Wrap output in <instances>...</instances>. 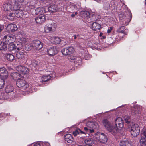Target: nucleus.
Masks as SVG:
<instances>
[{"label":"nucleus","mask_w":146,"mask_h":146,"mask_svg":"<svg viewBox=\"0 0 146 146\" xmlns=\"http://www.w3.org/2000/svg\"><path fill=\"white\" fill-rule=\"evenodd\" d=\"M16 69L19 73L22 74H27L29 72L28 68L22 66L20 65L17 66Z\"/></svg>","instance_id":"13"},{"label":"nucleus","mask_w":146,"mask_h":146,"mask_svg":"<svg viewBox=\"0 0 146 146\" xmlns=\"http://www.w3.org/2000/svg\"><path fill=\"white\" fill-rule=\"evenodd\" d=\"M78 13L77 11L75 12V13L74 14H72L71 15V16L72 17H74L75 15H77Z\"/></svg>","instance_id":"53"},{"label":"nucleus","mask_w":146,"mask_h":146,"mask_svg":"<svg viewBox=\"0 0 146 146\" xmlns=\"http://www.w3.org/2000/svg\"><path fill=\"white\" fill-rule=\"evenodd\" d=\"M84 143L86 145H92L94 144V142L92 139H86L84 141Z\"/></svg>","instance_id":"32"},{"label":"nucleus","mask_w":146,"mask_h":146,"mask_svg":"<svg viewBox=\"0 0 146 146\" xmlns=\"http://www.w3.org/2000/svg\"><path fill=\"white\" fill-rule=\"evenodd\" d=\"M88 13L87 11H82L81 12V15L82 14H87V13Z\"/></svg>","instance_id":"55"},{"label":"nucleus","mask_w":146,"mask_h":146,"mask_svg":"<svg viewBox=\"0 0 146 146\" xmlns=\"http://www.w3.org/2000/svg\"><path fill=\"white\" fill-rule=\"evenodd\" d=\"M5 56L7 59L10 61H12L14 59V56L11 54H7Z\"/></svg>","instance_id":"36"},{"label":"nucleus","mask_w":146,"mask_h":146,"mask_svg":"<svg viewBox=\"0 0 146 146\" xmlns=\"http://www.w3.org/2000/svg\"><path fill=\"white\" fill-rule=\"evenodd\" d=\"M140 133V129L138 125L134 124L131 127V135L134 137H136L139 135Z\"/></svg>","instance_id":"6"},{"label":"nucleus","mask_w":146,"mask_h":146,"mask_svg":"<svg viewBox=\"0 0 146 146\" xmlns=\"http://www.w3.org/2000/svg\"><path fill=\"white\" fill-rule=\"evenodd\" d=\"M63 8V7L62 6L52 5L48 7V10L50 12H54L58 11H62Z\"/></svg>","instance_id":"8"},{"label":"nucleus","mask_w":146,"mask_h":146,"mask_svg":"<svg viewBox=\"0 0 146 146\" xmlns=\"http://www.w3.org/2000/svg\"><path fill=\"white\" fill-rule=\"evenodd\" d=\"M145 4L146 5V0H145Z\"/></svg>","instance_id":"56"},{"label":"nucleus","mask_w":146,"mask_h":146,"mask_svg":"<svg viewBox=\"0 0 146 146\" xmlns=\"http://www.w3.org/2000/svg\"><path fill=\"white\" fill-rule=\"evenodd\" d=\"M125 27L124 26H121L118 28L117 30V32L118 33H124L125 34H127L125 32Z\"/></svg>","instance_id":"35"},{"label":"nucleus","mask_w":146,"mask_h":146,"mask_svg":"<svg viewBox=\"0 0 146 146\" xmlns=\"http://www.w3.org/2000/svg\"><path fill=\"white\" fill-rule=\"evenodd\" d=\"M4 26L3 25H0V32H1L2 30L3 29Z\"/></svg>","instance_id":"49"},{"label":"nucleus","mask_w":146,"mask_h":146,"mask_svg":"<svg viewBox=\"0 0 146 146\" xmlns=\"http://www.w3.org/2000/svg\"><path fill=\"white\" fill-rule=\"evenodd\" d=\"M3 40L7 44L11 43H13L15 41V38L13 35H7L4 36Z\"/></svg>","instance_id":"9"},{"label":"nucleus","mask_w":146,"mask_h":146,"mask_svg":"<svg viewBox=\"0 0 146 146\" xmlns=\"http://www.w3.org/2000/svg\"><path fill=\"white\" fill-rule=\"evenodd\" d=\"M11 76L12 79L15 80H17L21 78V75L19 73L17 72L11 73Z\"/></svg>","instance_id":"23"},{"label":"nucleus","mask_w":146,"mask_h":146,"mask_svg":"<svg viewBox=\"0 0 146 146\" xmlns=\"http://www.w3.org/2000/svg\"><path fill=\"white\" fill-rule=\"evenodd\" d=\"M139 142L141 146H145L146 144V138L142 135L141 136Z\"/></svg>","instance_id":"28"},{"label":"nucleus","mask_w":146,"mask_h":146,"mask_svg":"<svg viewBox=\"0 0 146 146\" xmlns=\"http://www.w3.org/2000/svg\"><path fill=\"white\" fill-rule=\"evenodd\" d=\"M101 34H102V33H100V35H101Z\"/></svg>","instance_id":"60"},{"label":"nucleus","mask_w":146,"mask_h":146,"mask_svg":"<svg viewBox=\"0 0 146 146\" xmlns=\"http://www.w3.org/2000/svg\"><path fill=\"white\" fill-rule=\"evenodd\" d=\"M65 140L68 143H71L74 141V139L72 135L70 134H66L64 137Z\"/></svg>","instance_id":"21"},{"label":"nucleus","mask_w":146,"mask_h":146,"mask_svg":"<svg viewBox=\"0 0 146 146\" xmlns=\"http://www.w3.org/2000/svg\"><path fill=\"white\" fill-rule=\"evenodd\" d=\"M33 146H40V145L39 143H35Z\"/></svg>","instance_id":"54"},{"label":"nucleus","mask_w":146,"mask_h":146,"mask_svg":"<svg viewBox=\"0 0 146 146\" xmlns=\"http://www.w3.org/2000/svg\"><path fill=\"white\" fill-rule=\"evenodd\" d=\"M19 41L23 45L25 44L26 42V40L25 38H22L20 39Z\"/></svg>","instance_id":"46"},{"label":"nucleus","mask_w":146,"mask_h":146,"mask_svg":"<svg viewBox=\"0 0 146 146\" xmlns=\"http://www.w3.org/2000/svg\"><path fill=\"white\" fill-rule=\"evenodd\" d=\"M16 56L17 58L19 60H23L25 59V54L22 51H18L17 53Z\"/></svg>","instance_id":"25"},{"label":"nucleus","mask_w":146,"mask_h":146,"mask_svg":"<svg viewBox=\"0 0 146 146\" xmlns=\"http://www.w3.org/2000/svg\"><path fill=\"white\" fill-rule=\"evenodd\" d=\"M24 0H19L18 3L16 4L15 8L16 9H15L14 11H15V16L17 17H21L23 16L24 15L25 16L26 15H27V12L24 11L23 12L22 9H21L20 3L24 2Z\"/></svg>","instance_id":"3"},{"label":"nucleus","mask_w":146,"mask_h":146,"mask_svg":"<svg viewBox=\"0 0 146 146\" xmlns=\"http://www.w3.org/2000/svg\"><path fill=\"white\" fill-rule=\"evenodd\" d=\"M14 44H16V46H17V47H19V48H17L18 50H19L20 48H21L23 46L22 43H20L19 41L16 42Z\"/></svg>","instance_id":"43"},{"label":"nucleus","mask_w":146,"mask_h":146,"mask_svg":"<svg viewBox=\"0 0 146 146\" xmlns=\"http://www.w3.org/2000/svg\"><path fill=\"white\" fill-rule=\"evenodd\" d=\"M115 125L114 126H115L118 129H121L123 127V121L122 118L120 117H118L115 120Z\"/></svg>","instance_id":"14"},{"label":"nucleus","mask_w":146,"mask_h":146,"mask_svg":"<svg viewBox=\"0 0 146 146\" xmlns=\"http://www.w3.org/2000/svg\"><path fill=\"white\" fill-rule=\"evenodd\" d=\"M63 0H56V3H61L62 4V3H63Z\"/></svg>","instance_id":"48"},{"label":"nucleus","mask_w":146,"mask_h":146,"mask_svg":"<svg viewBox=\"0 0 146 146\" xmlns=\"http://www.w3.org/2000/svg\"><path fill=\"white\" fill-rule=\"evenodd\" d=\"M56 24L54 23L46 25L44 27V31L46 33H49L55 30Z\"/></svg>","instance_id":"10"},{"label":"nucleus","mask_w":146,"mask_h":146,"mask_svg":"<svg viewBox=\"0 0 146 146\" xmlns=\"http://www.w3.org/2000/svg\"><path fill=\"white\" fill-rule=\"evenodd\" d=\"M32 47V45L29 44H26L25 46V49L27 51L31 50Z\"/></svg>","instance_id":"38"},{"label":"nucleus","mask_w":146,"mask_h":146,"mask_svg":"<svg viewBox=\"0 0 146 146\" xmlns=\"http://www.w3.org/2000/svg\"><path fill=\"white\" fill-rule=\"evenodd\" d=\"M43 145L44 146H49L50 145L49 143L46 142L43 143Z\"/></svg>","instance_id":"50"},{"label":"nucleus","mask_w":146,"mask_h":146,"mask_svg":"<svg viewBox=\"0 0 146 146\" xmlns=\"http://www.w3.org/2000/svg\"><path fill=\"white\" fill-rule=\"evenodd\" d=\"M124 120L127 123H129L131 121L130 117L129 116H125L124 117Z\"/></svg>","instance_id":"44"},{"label":"nucleus","mask_w":146,"mask_h":146,"mask_svg":"<svg viewBox=\"0 0 146 146\" xmlns=\"http://www.w3.org/2000/svg\"><path fill=\"white\" fill-rule=\"evenodd\" d=\"M5 79L2 78H0V89H2L4 87L5 84Z\"/></svg>","instance_id":"40"},{"label":"nucleus","mask_w":146,"mask_h":146,"mask_svg":"<svg viewBox=\"0 0 146 146\" xmlns=\"http://www.w3.org/2000/svg\"><path fill=\"white\" fill-rule=\"evenodd\" d=\"M8 76V73L7 70L4 67L0 68V76L1 78L6 79Z\"/></svg>","instance_id":"15"},{"label":"nucleus","mask_w":146,"mask_h":146,"mask_svg":"<svg viewBox=\"0 0 146 146\" xmlns=\"http://www.w3.org/2000/svg\"><path fill=\"white\" fill-rule=\"evenodd\" d=\"M7 29L9 31L13 32L17 30V28L16 25L10 24L7 25Z\"/></svg>","instance_id":"19"},{"label":"nucleus","mask_w":146,"mask_h":146,"mask_svg":"<svg viewBox=\"0 0 146 146\" xmlns=\"http://www.w3.org/2000/svg\"><path fill=\"white\" fill-rule=\"evenodd\" d=\"M101 27L100 25L96 22L93 23L92 25V29L94 30L99 29Z\"/></svg>","instance_id":"30"},{"label":"nucleus","mask_w":146,"mask_h":146,"mask_svg":"<svg viewBox=\"0 0 146 146\" xmlns=\"http://www.w3.org/2000/svg\"><path fill=\"white\" fill-rule=\"evenodd\" d=\"M50 39L53 40V43L55 44L60 43L61 41V39L59 38L56 37L53 38H51Z\"/></svg>","instance_id":"33"},{"label":"nucleus","mask_w":146,"mask_h":146,"mask_svg":"<svg viewBox=\"0 0 146 146\" xmlns=\"http://www.w3.org/2000/svg\"><path fill=\"white\" fill-rule=\"evenodd\" d=\"M16 84L18 87L24 90L28 88L29 87V85L26 81L21 78L17 80Z\"/></svg>","instance_id":"7"},{"label":"nucleus","mask_w":146,"mask_h":146,"mask_svg":"<svg viewBox=\"0 0 146 146\" xmlns=\"http://www.w3.org/2000/svg\"><path fill=\"white\" fill-rule=\"evenodd\" d=\"M141 135L145 136L146 138V128H144L141 131Z\"/></svg>","instance_id":"45"},{"label":"nucleus","mask_w":146,"mask_h":146,"mask_svg":"<svg viewBox=\"0 0 146 146\" xmlns=\"http://www.w3.org/2000/svg\"><path fill=\"white\" fill-rule=\"evenodd\" d=\"M35 20L37 24H41L45 21V18L44 15H42L36 18Z\"/></svg>","instance_id":"20"},{"label":"nucleus","mask_w":146,"mask_h":146,"mask_svg":"<svg viewBox=\"0 0 146 146\" xmlns=\"http://www.w3.org/2000/svg\"><path fill=\"white\" fill-rule=\"evenodd\" d=\"M33 48L35 49L39 50L43 47L42 43L39 40H34L33 41L32 44Z\"/></svg>","instance_id":"11"},{"label":"nucleus","mask_w":146,"mask_h":146,"mask_svg":"<svg viewBox=\"0 0 146 146\" xmlns=\"http://www.w3.org/2000/svg\"><path fill=\"white\" fill-rule=\"evenodd\" d=\"M68 58L69 60L75 63H77L78 62V60H76L77 58L73 56H68Z\"/></svg>","instance_id":"31"},{"label":"nucleus","mask_w":146,"mask_h":146,"mask_svg":"<svg viewBox=\"0 0 146 146\" xmlns=\"http://www.w3.org/2000/svg\"><path fill=\"white\" fill-rule=\"evenodd\" d=\"M78 36V35H74L72 36V38L73 39L74 38V40H76L77 38V37Z\"/></svg>","instance_id":"52"},{"label":"nucleus","mask_w":146,"mask_h":146,"mask_svg":"<svg viewBox=\"0 0 146 146\" xmlns=\"http://www.w3.org/2000/svg\"><path fill=\"white\" fill-rule=\"evenodd\" d=\"M46 11L45 8L43 7H38L35 9V13L37 15H42L45 13Z\"/></svg>","instance_id":"22"},{"label":"nucleus","mask_w":146,"mask_h":146,"mask_svg":"<svg viewBox=\"0 0 146 146\" xmlns=\"http://www.w3.org/2000/svg\"><path fill=\"white\" fill-rule=\"evenodd\" d=\"M135 112L136 114H139L141 112V109L140 107L137 106V108H136V107H135Z\"/></svg>","instance_id":"42"},{"label":"nucleus","mask_w":146,"mask_h":146,"mask_svg":"<svg viewBox=\"0 0 146 146\" xmlns=\"http://www.w3.org/2000/svg\"><path fill=\"white\" fill-rule=\"evenodd\" d=\"M92 146V145H87V146Z\"/></svg>","instance_id":"59"},{"label":"nucleus","mask_w":146,"mask_h":146,"mask_svg":"<svg viewBox=\"0 0 146 146\" xmlns=\"http://www.w3.org/2000/svg\"><path fill=\"white\" fill-rule=\"evenodd\" d=\"M104 8L106 10H108L110 8V5L109 2H107L104 3L103 5Z\"/></svg>","instance_id":"39"},{"label":"nucleus","mask_w":146,"mask_h":146,"mask_svg":"<svg viewBox=\"0 0 146 146\" xmlns=\"http://www.w3.org/2000/svg\"><path fill=\"white\" fill-rule=\"evenodd\" d=\"M5 42L4 41L0 42V50L1 51H6L7 49V43Z\"/></svg>","instance_id":"24"},{"label":"nucleus","mask_w":146,"mask_h":146,"mask_svg":"<svg viewBox=\"0 0 146 146\" xmlns=\"http://www.w3.org/2000/svg\"><path fill=\"white\" fill-rule=\"evenodd\" d=\"M84 129L86 131H89L91 133L93 132L94 131V130L93 129H91L87 127H85L84 128Z\"/></svg>","instance_id":"47"},{"label":"nucleus","mask_w":146,"mask_h":146,"mask_svg":"<svg viewBox=\"0 0 146 146\" xmlns=\"http://www.w3.org/2000/svg\"><path fill=\"white\" fill-rule=\"evenodd\" d=\"M120 146H131V144L127 140L121 141L119 144Z\"/></svg>","instance_id":"29"},{"label":"nucleus","mask_w":146,"mask_h":146,"mask_svg":"<svg viewBox=\"0 0 146 146\" xmlns=\"http://www.w3.org/2000/svg\"><path fill=\"white\" fill-rule=\"evenodd\" d=\"M102 123L105 128L113 135H114L117 131V128L114 126L108 120L105 119L103 120Z\"/></svg>","instance_id":"2"},{"label":"nucleus","mask_w":146,"mask_h":146,"mask_svg":"<svg viewBox=\"0 0 146 146\" xmlns=\"http://www.w3.org/2000/svg\"><path fill=\"white\" fill-rule=\"evenodd\" d=\"M112 29V27H110V29H108L107 30L108 33H110L111 32Z\"/></svg>","instance_id":"51"},{"label":"nucleus","mask_w":146,"mask_h":146,"mask_svg":"<svg viewBox=\"0 0 146 146\" xmlns=\"http://www.w3.org/2000/svg\"><path fill=\"white\" fill-rule=\"evenodd\" d=\"M32 64L35 67L38 66L39 67H42V66L40 65L41 64L40 61L38 59L33 60L32 61Z\"/></svg>","instance_id":"26"},{"label":"nucleus","mask_w":146,"mask_h":146,"mask_svg":"<svg viewBox=\"0 0 146 146\" xmlns=\"http://www.w3.org/2000/svg\"><path fill=\"white\" fill-rule=\"evenodd\" d=\"M19 47H17L16 46V44H15L12 43H10L8 46L7 49L10 51H12L13 50H15L17 48H19Z\"/></svg>","instance_id":"27"},{"label":"nucleus","mask_w":146,"mask_h":146,"mask_svg":"<svg viewBox=\"0 0 146 146\" xmlns=\"http://www.w3.org/2000/svg\"><path fill=\"white\" fill-rule=\"evenodd\" d=\"M15 16V13H11L7 16L8 19L11 20H13L14 19Z\"/></svg>","instance_id":"41"},{"label":"nucleus","mask_w":146,"mask_h":146,"mask_svg":"<svg viewBox=\"0 0 146 146\" xmlns=\"http://www.w3.org/2000/svg\"><path fill=\"white\" fill-rule=\"evenodd\" d=\"M75 51L74 48L70 46L62 49L61 52L63 55H70L73 53Z\"/></svg>","instance_id":"12"},{"label":"nucleus","mask_w":146,"mask_h":146,"mask_svg":"<svg viewBox=\"0 0 146 146\" xmlns=\"http://www.w3.org/2000/svg\"><path fill=\"white\" fill-rule=\"evenodd\" d=\"M95 137L101 143H104L107 141V136L103 133L97 132L95 135Z\"/></svg>","instance_id":"5"},{"label":"nucleus","mask_w":146,"mask_h":146,"mask_svg":"<svg viewBox=\"0 0 146 146\" xmlns=\"http://www.w3.org/2000/svg\"><path fill=\"white\" fill-rule=\"evenodd\" d=\"M80 133L82 134L84 133L83 131H82L80 129H76L75 131L73 132V134L74 136H77V134Z\"/></svg>","instance_id":"37"},{"label":"nucleus","mask_w":146,"mask_h":146,"mask_svg":"<svg viewBox=\"0 0 146 146\" xmlns=\"http://www.w3.org/2000/svg\"><path fill=\"white\" fill-rule=\"evenodd\" d=\"M87 127L90 129H98L99 128V125L96 122L88 121L86 123Z\"/></svg>","instance_id":"17"},{"label":"nucleus","mask_w":146,"mask_h":146,"mask_svg":"<svg viewBox=\"0 0 146 146\" xmlns=\"http://www.w3.org/2000/svg\"><path fill=\"white\" fill-rule=\"evenodd\" d=\"M51 78V76H50L48 75L44 76L41 78V80L42 82H47Z\"/></svg>","instance_id":"34"},{"label":"nucleus","mask_w":146,"mask_h":146,"mask_svg":"<svg viewBox=\"0 0 146 146\" xmlns=\"http://www.w3.org/2000/svg\"><path fill=\"white\" fill-rule=\"evenodd\" d=\"M47 52L49 55L53 56L57 53V48L56 46H51L48 49Z\"/></svg>","instance_id":"16"},{"label":"nucleus","mask_w":146,"mask_h":146,"mask_svg":"<svg viewBox=\"0 0 146 146\" xmlns=\"http://www.w3.org/2000/svg\"><path fill=\"white\" fill-rule=\"evenodd\" d=\"M19 0H8L7 3L4 4L3 5V9L6 11H14L15 8L16 4Z\"/></svg>","instance_id":"1"},{"label":"nucleus","mask_w":146,"mask_h":146,"mask_svg":"<svg viewBox=\"0 0 146 146\" xmlns=\"http://www.w3.org/2000/svg\"><path fill=\"white\" fill-rule=\"evenodd\" d=\"M130 21V20H129L128 21V23Z\"/></svg>","instance_id":"57"},{"label":"nucleus","mask_w":146,"mask_h":146,"mask_svg":"<svg viewBox=\"0 0 146 146\" xmlns=\"http://www.w3.org/2000/svg\"><path fill=\"white\" fill-rule=\"evenodd\" d=\"M5 92L7 94L8 98L15 97V94L14 91V88L11 84H7L5 89Z\"/></svg>","instance_id":"4"},{"label":"nucleus","mask_w":146,"mask_h":146,"mask_svg":"<svg viewBox=\"0 0 146 146\" xmlns=\"http://www.w3.org/2000/svg\"><path fill=\"white\" fill-rule=\"evenodd\" d=\"M78 7L76 5L73 3L71 4L68 7L67 10L69 12L71 13L77 11L79 10V9L80 7L79 5H78Z\"/></svg>","instance_id":"18"},{"label":"nucleus","mask_w":146,"mask_h":146,"mask_svg":"<svg viewBox=\"0 0 146 146\" xmlns=\"http://www.w3.org/2000/svg\"><path fill=\"white\" fill-rule=\"evenodd\" d=\"M8 98L7 97H6V98H4V99H7Z\"/></svg>","instance_id":"58"}]
</instances>
